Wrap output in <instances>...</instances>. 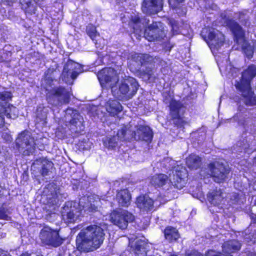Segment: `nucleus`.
I'll list each match as a JSON object with an SVG mask.
<instances>
[{
    "mask_svg": "<svg viewBox=\"0 0 256 256\" xmlns=\"http://www.w3.org/2000/svg\"><path fill=\"white\" fill-rule=\"evenodd\" d=\"M16 144L19 151L22 152L24 155H29L35 148L34 139L28 132H23L19 134L16 140Z\"/></svg>",
    "mask_w": 256,
    "mask_h": 256,
    "instance_id": "obj_8",
    "label": "nucleus"
},
{
    "mask_svg": "<svg viewBox=\"0 0 256 256\" xmlns=\"http://www.w3.org/2000/svg\"><path fill=\"white\" fill-rule=\"evenodd\" d=\"M187 176L186 169L182 166H175L170 174L169 181L175 187L181 189L185 184L184 178Z\"/></svg>",
    "mask_w": 256,
    "mask_h": 256,
    "instance_id": "obj_15",
    "label": "nucleus"
},
{
    "mask_svg": "<svg viewBox=\"0 0 256 256\" xmlns=\"http://www.w3.org/2000/svg\"><path fill=\"white\" fill-rule=\"evenodd\" d=\"M225 194L221 190H214L208 194V200L214 205H218L224 200Z\"/></svg>",
    "mask_w": 256,
    "mask_h": 256,
    "instance_id": "obj_22",
    "label": "nucleus"
},
{
    "mask_svg": "<svg viewBox=\"0 0 256 256\" xmlns=\"http://www.w3.org/2000/svg\"><path fill=\"white\" fill-rule=\"evenodd\" d=\"M20 256H30V254L27 252H26L22 254Z\"/></svg>",
    "mask_w": 256,
    "mask_h": 256,
    "instance_id": "obj_49",
    "label": "nucleus"
},
{
    "mask_svg": "<svg viewBox=\"0 0 256 256\" xmlns=\"http://www.w3.org/2000/svg\"><path fill=\"white\" fill-rule=\"evenodd\" d=\"M170 24L172 26V30L174 31L175 34H176L178 28L177 22L175 20H170Z\"/></svg>",
    "mask_w": 256,
    "mask_h": 256,
    "instance_id": "obj_41",
    "label": "nucleus"
},
{
    "mask_svg": "<svg viewBox=\"0 0 256 256\" xmlns=\"http://www.w3.org/2000/svg\"><path fill=\"white\" fill-rule=\"evenodd\" d=\"M110 84L112 88V92L116 97L124 100L131 98L136 93L138 88V84L136 79L132 77H126L122 80L118 84V89L114 90V88Z\"/></svg>",
    "mask_w": 256,
    "mask_h": 256,
    "instance_id": "obj_5",
    "label": "nucleus"
},
{
    "mask_svg": "<svg viewBox=\"0 0 256 256\" xmlns=\"http://www.w3.org/2000/svg\"><path fill=\"white\" fill-rule=\"evenodd\" d=\"M134 220V216L124 210H114L110 215L112 222L121 229L126 228L128 222H132Z\"/></svg>",
    "mask_w": 256,
    "mask_h": 256,
    "instance_id": "obj_12",
    "label": "nucleus"
},
{
    "mask_svg": "<svg viewBox=\"0 0 256 256\" xmlns=\"http://www.w3.org/2000/svg\"><path fill=\"white\" fill-rule=\"evenodd\" d=\"M150 20L146 17L140 18L138 16L132 18L133 28L134 32H141L142 29L145 28L144 37L148 41H154L162 39L166 36L162 24L160 22H152L146 27Z\"/></svg>",
    "mask_w": 256,
    "mask_h": 256,
    "instance_id": "obj_2",
    "label": "nucleus"
},
{
    "mask_svg": "<svg viewBox=\"0 0 256 256\" xmlns=\"http://www.w3.org/2000/svg\"><path fill=\"white\" fill-rule=\"evenodd\" d=\"M82 118L79 114L76 112L74 114L72 118L70 120V122L71 124L77 127L82 124Z\"/></svg>",
    "mask_w": 256,
    "mask_h": 256,
    "instance_id": "obj_36",
    "label": "nucleus"
},
{
    "mask_svg": "<svg viewBox=\"0 0 256 256\" xmlns=\"http://www.w3.org/2000/svg\"><path fill=\"white\" fill-rule=\"evenodd\" d=\"M4 115L6 116V112L4 109L2 108L1 110H0V128H2L4 124Z\"/></svg>",
    "mask_w": 256,
    "mask_h": 256,
    "instance_id": "obj_40",
    "label": "nucleus"
},
{
    "mask_svg": "<svg viewBox=\"0 0 256 256\" xmlns=\"http://www.w3.org/2000/svg\"><path fill=\"white\" fill-rule=\"evenodd\" d=\"M130 195L126 189L119 191L116 196L119 205L122 206H128L130 204Z\"/></svg>",
    "mask_w": 256,
    "mask_h": 256,
    "instance_id": "obj_24",
    "label": "nucleus"
},
{
    "mask_svg": "<svg viewBox=\"0 0 256 256\" xmlns=\"http://www.w3.org/2000/svg\"><path fill=\"white\" fill-rule=\"evenodd\" d=\"M82 200H80V204L81 205V204H82Z\"/></svg>",
    "mask_w": 256,
    "mask_h": 256,
    "instance_id": "obj_52",
    "label": "nucleus"
},
{
    "mask_svg": "<svg viewBox=\"0 0 256 256\" xmlns=\"http://www.w3.org/2000/svg\"><path fill=\"white\" fill-rule=\"evenodd\" d=\"M170 256H178L175 255V254H172V255H170Z\"/></svg>",
    "mask_w": 256,
    "mask_h": 256,
    "instance_id": "obj_53",
    "label": "nucleus"
},
{
    "mask_svg": "<svg viewBox=\"0 0 256 256\" xmlns=\"http://www.w3.org/2000/svg\"><path fill=\"white\" fill-rule=\"evenodd\" d=\"M170 110L173 124L178 127L182 126L185 123L182 116L184 110L182 104L180 102L172 100L170 104Z\"/></svg>",
    "mask_w": 256,
    "mask_h": 256,
    "instance_id": "obj_13",
    "label": "nucleus"
},
{
    "mask_svg": "<svg viewBox=\"0 0 256 256\" xmlns=\"http://www.w3.org/2000/svg\"><path fill=\"white\" fill-rule=\"evenodd\" d=\"M163 6V0H144L142 11L146 14H154L160 12Z\"/></svg>",
    "mask_w": 256,
    "mask_h": 256,
    "instance_id": "obj_18",
    "label": "nucleus"
},
{
    "mask_svg": "<svg viewBox=\"0 0 256 256\" xmlns=\"http://www.w3.org/2000/svg\"><path fill=\"white\" fill-rule=\"evenodd\" d=\"M130 66L135 71L140 70L142 66L152 62V58L148 54L132 53L130 56Z\"/></svg>",
    "mask_w": 256,
    "mask_h": 256,
    "instance_id": "obj_16",
    "label": "nucleus"
},
{
    "mask_svg": "<svg viewBox=\"0 0 256 256\" xmlns=\"http://www.w3.org/2000/svg\"><path fill=\"white\" fill-rule=\"evenodd\" d=\"M0 219H3L5 220H9L10 216L6 214L4 210L0 208Z\"/></svg>",
    "mask_w": 256,
    "mask_h": 256,
    "instance_id": "obj_42",
    "label": "nucleus"
},
{
    "mask_svg": "<svg viewBox=\"0 0 256 256\" xmlns=\"http://www.w3.org/2000/svg\"><path fill=\"white\" fill-rule=\"evenodd\" d=\"M256 76V66L252 64L248 66L242 73L240 82L236 84V88L241 92L244 102L246 106L256 104V96L251 90L250 83Z\"/></svg>",
    "mask_w": 256,
    "mask_h": 256,
    "instance_id": "obj_4",
    "label": "nucleus"
},
{
    "mask_svg": "<svg viewBox=\"0 0 256 256\" xmlns=\"http://www.w3.org/2000/svg\"><path fill=\"white\" fill-rule=\"evenodd\" d=\"M79 216L80 212L77 211L76 208L74 207H70L66 212V215L68 222H72L76 221Z\"/></svg>",
    "mask_w": 256,
    "mask_h": 256,
    "instance_id": "obj_32",
    "label": "nucleus"
},
{
    "mask_svg": "<svg viewBox=\"0 0 256 256\" xmlns=\"http://www.w3.org/2000/svg\"><path fill=\"white\" fill-rule=\"evenodd\" d=\"M0 256H9V255L6 254L4 252L0 251Z\"/></svg>",
    "mask_w": 256,
    "mask_h": 256,
    "instance_id": "obj_48",
    "label": "nucleus"
},
{
    "mask_svg": "<svg viewBox=\"0 0 256 256\" xmlns=\"http://www.w3.org/2000/svg\"><path fill=\"white\" fill-rule=\"evenodd\" d=\"M98 78L101 84L112 82L115 83L118 80L116 71L111 68H106L100 71Z\"/></svg>",
    "mask_w": 256,
    "mask_h": 256,
    "instance_id": "obj_19",
    "label": "nucleus"
},
{
    "mask_svg": "<svg viewBox=\"0 0 256 256\" xmlns=\"http://www.w3.org/2000/svg\"><path fill=\"white\" fill-rule=\"evenodd\" d=\"M152 62H150L146 64V66H146L145 69L142 68V72L144 73V75L146 76L148 80L153 78L154 73V70Z\"/></svg>",
    "mask_w": 256,
    "mask_h": 256,
    "instance_id": "obj_34",
    "label": "nucleus"
},
{
    "mask_svg": "<svg viewBox=\"0 0 256 256\" xmlns=\"http://www.w3.org/2000/svg\"><path fill=\"white\" fill-rule=\"evenodd\" d=\"M104 228L92 224L81 230L76 240L77 248L84 252L96 250L103 243L104 238Z\"/></svg>",
    "mask_w": 256,
    "mask_h": 256,
    "instance_id": "obj_1",
    "label": "nucleus"
},
{
    "mask_svg": "<svg viewBox=\"0 0 256 256\" xmlns=\"http://www.w3.org/2000/svg\"><path fill=\"white\" fill-rule=\"evenodd\" d=\"M80 72V66L72 60L68 61L64 68L62 74V80L66 83L72 84L70 80H74Z\"/></svg>",
    "mask_w": 256,
    "mask_h": 256,
    "instance_id": "obj_14",
    "label": "nucleus"
},
{
    "mask_svg": "<svg viewBox=\"0 0 256 256\" xmlns=\"http://www.w3.org/2000/svg\"><path fill=\"white\" fill-rule=\"evenodd\" d=\"M12 97L10 92H0V107L4 109L7 118L15 119L18 116V110L16 107L9 103Z\"/></svg>",
    "mask_w": 256,
    "mask_h": 256,
    "instance_id": "obj_9",
    "label": "nucleus"
},
{
    "mask_svg": "<svg viewBox=\"0 0 256 256\" xmlns=\"http://www.w3.org/2000/svg\"><path fill=\"white\" fill-rule=\"evenodd\" d=\"M106 110L111 115L114 116L122 110V106L118 101L110 100L106 102Z\"/></svg>",
    "mask_w": 256,
    "mask_h": 256,
    "instance_id": "obj_25",
    "label": "nucleus"
},
{
    "mask_svg": "<svg viewBox=\"0 0 256 256\" xmlns=\"http://www.w3.org/2000/svg\"><path fill=\"white\" fill-rule=\"evenodd\" d=\"M164 236L166 240L169 242L173 240H176L179 238V234L178 230L172 227L168 226L164 231Z\"/></svg>",
    "mask_w": 256,
    "mask_h": 256,
    "instance_id": "obj_29",
    "label": "nucleus"
},
{
    "mask_svg": "<svg viewBox=\"0 0 256 256\" xmlns=\"http://www.w3.org/2000/svg\"><path fill=\"white\" fill-rule=\"evenodd\" d=\"M44 0H34L35 2L37 3L39 5L42 4V2H44Z\"/></svg>",
    "mask_w": 256,
    "mask_h": 256,
    "instance_id": "obj_47",
    "label": "nucleus"
},
{
    "mask_svg": "<svg viewBox=\"0 0 256 256\" xmlns=\"http://www.w3.org/2000/svg\"><path fill=\"white\" fill-rule=\"evenodd\" d=\"M186 256H204L202 254L195 250H188L186 252Z\"/></svg>",
    "mask_w": 256,
    "mask_h": 256,
    "instance_id": "obj_37",
    "label": "nucleus"
},
{
    "mask_svg": "<svg viewBox=\"0 0 256 256\" xmlns=\"http://www.w3.org/2000/svg\"><path fill=\"white\" fill-rule=\"evenodd\" d=\"M228 173V169L218 162H212L208 166V174L216 182H223L226 178Z\"/></svg>",
    "mask_w": 256,
    "mask_h": 256,
    "instance_id": "obj_11",
    "label": "nucleus"
},
{
    "mask_svg": "<svg viewBox=\"0 0 256 256\" xmlns=\"http://www.w3.org/2000/svg\"><path fill=\"white\" fill-rule=\"evenodd\" d=\"M208 38L210 44L214 46L217 49L222 45L224 40V35L218 30H215L210 32Z\"/></svg>",
    "mask_w": 256,
    "mask_h": 256,
    "instance_id": "obj_20",
    "label": "nucleus"
},
{
    "mask_svg": "<svg viewBox=\"0 0 256 256\" xmlns=\"http://www.w3.org/2000/svg\"><path fill=\"white\" fill-rule=\"evenodd\" d=\"M40 238L44 244L54 247L60 246L63 241L59 236L58 231L52 230L48 226H45L41 230Z\"/></svg>",
    "mask_w": 256,
    "mask_h": 256,
    "instance_id": "obj_10",
    "label": "nucleus"
},
{
    "mask_svg": "<svg viewBox=\"0 0 256 256\" xmlns=\"http://www.w3.org/2000/svg\"><path fill=\"white\" fill-rule=\"evenodd\" d=\"M168 180V176L164 174L154 176L150 180L152 184L154 186H162L166 184Z\"/></svg>",
    "mask_w": 256,
    "mask_h": 256,
    "instance_id": "obj_27",
    "label": "nucleus"
},
{
    "mask_svg": "<svg viewBox=\"0 0 256 256\" xmlns=\"http://www.w3.org/2000/svg\"><path fill=\"white\" fill-rule=\"evenodd\" d=\"M118 136L122 140H129L133 138L137 141L150 142L153 134L149 126L136 125L130 122L118 131Z\"/></svg>",
    "mask_w": 256,
    "mask_h": 256,
    "instance_id": "obj_3",
    "label": "nucleus"
},
{
    "mask_svg": "<svg viewBox=\"0 0 256 256\" xmlns=\"http://www.w3.org/2000/svg\"><path fill=\"white\" fill-rule=\"evenodd\" d=\"M98 207L94 204H90V205L83 206V210L85 212H93L97 210Z\"/></svg>",
    "mask_w": 256,
    "mask_h": 256,
    "instance_id": "obj_38",
    "label": "nucleus"
},
{
    "mask_svg": "<svg viewBox=\"0 0 256 256\" xmlns=\"http://www.w3.org/2000/svg\"><path fill=\"white\" fill-rule=\"evenodd\" d=\"M119 138L122 140L118 136V132L116 136H108L104 140V144L106 147L109 149H112L117 146L118 140Z\"/></svg>",
    "mask_w": 256,
    "mask_h": 256,
    "instance_id": "obj_30",
    "label": "nucleus"
},
{
    "mask_svg": "<svg viewBox=\"0 0 256 256\" xmlns=\"http://www.w3.org/2000/svg\"><path fill=\"white\" fill-rule=\"evenodd\" d=\"M224 23L234 35L235 40L236 42L240 45L242 51L245 54L248 58H250L252 56L254 48L246 40L244 36V32L241 26L234 20L229 18H226Z\"/></svg>",
    "mask_w": 256,
    "mask_h": 256,
    "instance_id": "obj_6",
    "label": "nucleus"
},
{
    "mask_svg": "<svg viewBox=\"0 0 256 256\" xmlns=\"http://www.w3.org/2000/svg\"><path fill=\"white\" fill-rule=\"evenodd\" d=\"M175 1L179 3V2H183L184 0H168L170 5H172V3L174 2Z\"/></svg>",
    "mask_w": 256,
    "mask_h": 256,
    "instance_id": "obj_46",
    "label": "nucleus"
},
{
    "mask_svg": "<svg viewBox=\"0 0 256 256\" xmlns=\"http://www.w3.org/2000/svg\"><path fill=\"white\" fill-rule=\"evenodd\" d=\"M53 169V164L51 161L44 159L42 161V168L40 170L41 174L44 176L50 175Z\"/></svg>",
    "mask_w": 256,
    "mask_h": 256,
    "instance_id": "obj_28",
    "label": "nucleus"
},
{
    "mask_svg": "<svg viewBox=\"0 0 256 256\" xmlns=\"http://www.w3.org/2000/svg\"><path fill=\"white\" fill-rule=\"evenodd\" d=\"M240 243L235 240H228L225 242L222 245V252L225 254H230L240 249Z\"/></svg>",
    "mask_w": 256,
    "mask_h": 256,
    "instance_id": "obj_23",
    "label": "nucleus"
},
{
    "mask_svg": "<svg viewBox=\"0 0 256 256\" xmlns=\"http://www.w3.org/2000/svg\"><path fill=\"white\" fill-rule=\"evenodd\" d=\"M86 32L88 35L93 40L98 35L96 27L92 24H88L86 26Z\"/></svg>",
    "mask_w": 256,
    "mask_h": 256,
    "instance_id": "obj_35",
    "label": "nucleus"
},
{
    "mask_svg": "<svg viewBox=\"0 0 256 256\" xmlns=\"http://www.w3.org/2000/svg\"><path fill=\"white\" fill-rule=\"evenodd\" d=\"M20 3L22 5V8L26 12L30 14L35 12L36 6L31 0H20Z\"/></svg>",
    "mask_w": 256,
    "mask_h": 256,
    "instance_id": "obj_31",
    "label": "nucleus"
},
{
    "mask_svg": "<svg viewBox=\"0 0 256 256\" xmlns=\"http://www.w3.org/2000/svg\"><path fill=\"white\" fill-rule=\"evenodd\" d=\"M70 96V92L64 88H54L46 94V100L48 104L57 106L68 103Z\"/></svg>",
    "mask_w": 256,
    "mask_h": 256,
    "instance_id": "obj_7",
    "label": "nucleus"
},
{
    "mask_svg": "<svg viewBox=\"0 0 256 256\" xmlns=\"http://www.w3.org/2000/svg\"><path fill=\"white\" fill-rule=\"evenodd\" d=\"M254 52H256V40L254 42Z\"/></svg>",
    "mask_w": 256,
    "mask_h": 256,
    "instance_id": "obj_50",
    "label": "nucleus"
},
{
    "mask_svg": "<svg viewBox=\"0 0 256 256\" xmlns=\"http://www.w3.org/2000/svg\"><path fill=\"white\" fill-rule=\"evenodd\" d=\"M0 0L2 1V2L4 4L8 5V6H11L14 2H15L16 0Z\"/></svg>",
    "mask_w": 256,
    "mask_h": 256,
    "instance_id": "obj_43",
    "label": "nucleus"
},
{
    "mask_svg": "<svg viewBox=\"0 0 256 256\" xmlns=\"http://www.w3.org/2000/svg\"><path fill=\"white\" fill-rule=\"evenodd\" d=\"M238 18L240 20V22L243 24L244 26H249L250 24L248 22V20L247 18V16H246L243 13H240L239 14V17Z\"/></svg>",
    "mask_w": 256,
    "mask_h": 256,
    "instance_id": "obj_39",
    "label": "nucleus"
},
{
    "mask_svg": "<svg viewBox=\"0 0 256 256\" xmlns=\"http://www.w3.org/2000/svg\"><path fill=\"white\" fill-rule=\"evenodd\" d=\"M136 204L138 207L143 210H150L154 207L152 199L146 196H140L136 199Z\"/></svg>",
    "mask_w": 256,
    "mask_h": 256,
    "instance_id": "obj_21",
    "label": "nucleus"
},
{
    "mask_svg": "<svg viewBox=\"0 0 256 256\" xmlns=\"http://www.w3.org/2000/svg\"><path fill=\"white\" fill-rule=\"evenodd\" d=\"M146 245V244L144 240H137L135 244L136 254L138 255L140 253H145Z\"/></svg>",
    "mask_w": 256,
    "mask_h": 256,
    "instance_id": "obj_33",
    "label": "nucleus"
},
{
    "mask_svg": "<svg viewBox=\"0 0 256 256\" xmlns=\"http://www.w3.org/2000/svg\"><path fill=\"white\" fill-rule=\"evenodd\" d=\"M118 2H124L126 0H116Z\"/></svg>",
    "mask_w": 256,
    "mask_h": 256,
    "instance_id": "obj_51",
    "label": "nucleus"
},
{
    "mask_svg": "<svg viewBox=\"0 0 256 256\" xmlns=\"http://www.w3.org/2000/svg\"><path fill=\"white\" fill-rule=\"evenodd\" d=\"M232 256V255L230 254H225L224 253H219L218 254L216 252H215L214 256Z\"/></svg>",
    "mask_w": 256,
    "mask_h": 256,
    "instance_id": "obj_44",
    "label": "nucleus"
},
{
    "mask_svg": "<svg viewBox=\"0 0 256 256\" xmlns=\"http://www.w3.org/2000/svg\"><path fill=\"white\" fill-rule=\"evenodd\" d=\"M186 164L190 168L197 169L201 166V158L197 155L192 154L186 158Z\"/></svg>",
    "mask_w": 256,
    "mask_h": 256,
    "instance_id": "obj_26",
    "label": "nucleus"
},
{
    "mask_svg": "<svg viewBox=\"0 0 256 256\" xmlns=\"http://www.w3.org/2000/svg\"><path fill=\"white\" fill-rule=\"evenodd\" d=\"M44 196L48 200V203L56 204L62 199V196L58 186L54 183H50L46 185L44 192Z\"/></svg>",
    "mask_w": 256,
    "mask_h": 256,
    "instance_id": "obj_17",
    "label": "nucleus"
},
{
    "mask_svg": "<svg viewBox=\"0 0 256 256\" xmlns=\"http://www.w3.org/2000/svg\"><path fill=\"white\" fill-rule=\"evenodd\" d=\"M214 253H215L214 251L209 250L206 254V256H214Z\"/></svg>",
    "mask_w": 256,
    "mask_h": 256,
    "instance_id": "obj_45",
    "label": "nucleus"
}]
</instances>
